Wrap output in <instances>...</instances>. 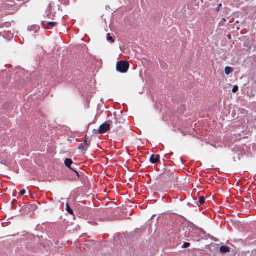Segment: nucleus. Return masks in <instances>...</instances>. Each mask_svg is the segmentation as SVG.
Here are the masks:
<instances>
[{
    "instance_id": "obj_1",
    "label": "nucleus",
    "mask_w": 256,
    "mask_h": 256,
    "mask_svg": "<svg viewBox=\"0 0 256 256\" xmlns=\"http://www.w3.org/2000/svg\"><path fill=\"white\" fill-rule=\"evenodd\" d=\"M129 63L126 60H120L117 62L116 70L120 73H126L129 68Z\"/></svg>"
},
{
    "instance_id": "obj_2",
    "label": "nucleus",
    "mask_w": 256,
    "mask_h": 256,
    "mask_svg": "<svg viewBox=\"0 0 256 256\" xmlns=\"http://www.w3.org/2000/svg\"><path fill=\"white\" fill-rule=\"evenodd\" d=\"M112 123L111 120H108L100 126L98 130V132L102 134L107 132L110 128V124Z\"/></svg>"
},
{
    "instance_id": "obj_3",
    "label": "nucleus",
    "mask_w": 256,
    "mask_h": 256,
    "mask_svg": "<svg viewBox=\"0 0 256 256\" xmlns=\"http://www.w3.org/2000/svg\"><path fill=\"white\" fill-rule=\"evenodd\" d=\"M160 156L159 154H152L150 157V160L152 164H157L160 162Z\"/></svg>"
},
{
    "instance_id": "obj_4",
    "label": "nucleus",
    "mask_w": 256,
    "mask_h": 256,
    "mask_svg": "<svg viewBox=\"0 0 256 256\" xmlns=\"http://www.w3.org/2000/svg\"><path fill=\"white\" fill-rule=\"evenodd\" d=\"M89 147L90 144H84V143H82L78 145V148L82 151H84L85 152Z\"/></svg>"
},
{
    "instance_id": "obj_5",
    "label": "nucleus",
    "mask_w": 256,
    "mask_h": 256,
    "mask_svg": "<svg viewBox=\"0 0 256 256\" xmlns=\"http://www.w3.org/2000/svg\"><path fill=\"white\" fill-rule=\"evenodd\" d=\"M64 164L68 168H71V166L73 164L76 166V164H74L72 160L70 158H66L64 160Z\"/></svg>"
},
{
    "instance_id": "obj_6",
    "label": "nucleus",
    "mask_w": 256,
    "mask_h": 256,
    "mask_svg": "<svg viewBox=\"0 0 256 256\" xmlns=\"http://www.w3.org/2000/svg\"><path fill=\"white\" fill-rule=\"evenodd\" d=\"M230 248L228 246H221L220 248V250L222 253H226L230 252Z\"/></svg>"
},
{
    "instance_id": "obj_7",
    "label": "nucleus",
    "mask_w": 256,
    "mask_h": 256,
    "mask_svg": "<svg viewBox=\"0 0 256 256\" xmlns=\"http://www.w3.org/2000/svg\"><path fill=\"white\" fill-rule=\"evenodd\" d=\"M234 70V69L232 68L226 66L225 68L224 72L226 74L228 75L232 73Z\"/></svg>"
},
{
    "instance_id": "obj_8",
    "label": "nucleus",
    "mask_w": 256,
    "mask_h": 256,
    "mask_svg": "<svg viewBox=\"0 0 256 256\" xmlns=\"http://www.w3.org/2000/svg\"><path fill=\"white\" fill-rule=\"evenodd\" d=\"M66 210L70 214L74 215V212L72 209L70 208L68 203H67L66 204Z\"/></svg>"
},
{
    "instance_id": "obj_9",
    "label": "nucleus",
    "mask_w": 256,
    "mask_h": 256,
    "mask_svg": "<svg viewBox=\"0 0 256 256\" xmlns=\"http://www.w3.org/2000/svg\"><path fill=\"white\" fill-rule=\"evenodd\" d=\"M205 202V198L204 196H201L199 198L198 204L200 205H202Z\"/></svg>"
},
{
    "instance_id": "obj_10",
    "label": "nucleus",
    "mask_w": 256,
    "mask_h": 256,
    "mask_svg": "<svg viewBox=\"0 0 256 256\" xmlns=\"http://www.w3.org/2000/svg\"><path fill=\"white\" fill-rule=\"evenodd\" d=\"M106 39L108 41L110 42L111 43L114 42V40L112 37L110 36V34H107Z\"/></svg>"
},
{
    "instance_id": "obj_11",
    "label": "nucleus",
    "mask_w": 256,
    "mask_h": 256,
    "mask_svg": "<svg viewBox=\"0 0 256 256\" xmlns=\"http://www.w3.org/2000/svg\"><path fill=\"white\" fill-rule=\"evenodd\" d=\"M74 165L73 164L71 166V168H69L71 170H72V171H74L76 174V176L78 178H79L80 176H79V174H78V171H76V168L74 167Z\"/></svg>"
},
{
    "instance_id": "obj_12",
    "label": "nucleus",
    "mask_w": 256,
    "mask_h": 256,
    "mask_svg": "<svg viewBox=\"0 0 256 256\" xmlns=\"http://www.w3.org/2000/svg\"><path fill=\"white\" fill-rule=\"evenodd\" d=\"M57 22H48V25L52 27L55 26L57 24Z\"/></svg>"
},
{
    "instance_id": "obj_13",
    "label": "nucleus",
    "mask_w": 256,
    "mask_h": 256,
    "mask_svg": "<svg viewBox=\"0 0 256 256\" xmlns=\"http://www.w3.org/2000/svg\"><path fill=\"white\" fill-rule=\"evenodd\" d=\"M238 90V86H235L233 87L232 91L233 92L235 93Z\"/></svg>"
},
{
    "instance_id": "obj_14",
    "label": "nucleus",
    "mask_w": 256,
    "mask_h": 256,
    "mask_svg": "<svg viewBox=\"0 0 256 256\" xmlns=\"http://www.w3.org/2000/svg\"><path fill=\"white\" fill-rule=\"evenodd\" d=\"M190 246V243L186 242L184 243V244L183 245V248H187Z\"/></svg>"
},
{
    "instance_id": "obj_15",
    "label": "nucleus",
    "mask_w": 256,
    "mask_h": 256,
    "mask_svg": "<svg viewBox=\"0 0 256 256\" xmlns=\"http://www.w3.org/2000/svg\"><path fill=\"white\" fill-rule=\"evenodd\" d=\"M26 190H22L20 191L19 194L20 196H23V195H24L26 194Z\"/></svg>"
},
{
    "instance_id": "obj_16",
    "label": "nucleus",
    "mask_w": 256,
    "mask_h": 256,
    "mask_svg": "<svg viewBox=\"0 0 256 256\" xmlns=\"http://www.w3.org/2000/svg\"><path fill=\"white\" fill-rule=\"evenodd\" d=\"M83 143L84 144H90V141H89V142L88 141V138L85 139V140H84V142Z\"/></svg>"
},
{
    "instance_id": "obj_17",
    "label": "nucleus",
    "mask_w": 256,
    "mask_h": 256,
    "mask_svg": "<svg viewBox=\"0 0 256 256\" xmlns=\"http://www.w3.org/2000/svg\"><path fill=\"white\" fill-rule=\"evenodd\" d=\"M222 4H220L218 5V6L216 8V11H218L220 10V8L222 7Z\"/></svg>"
},
{
    "instance_id": "obj_18",
    "label": "nucleus",
    "mask_w": 256,
    "mask_h": 256,
    "mask_svg": "<svg viewBox=\"0 0 256 256\" xmlns=\"http://www.w3.org/2000/svg\"><path fill=\"white\" fill-rule=\"evenodd\" d=\"M227 38L229 39V40H230L232 38V36H231V35L230 34H228L227 36Z\"/></svg>"
},
{
    "instance_id": "obj_19",
    "label": "nucleus",
    "mask_w": 256,
    "mask_h": 256,
    "mask_svg": "<svg viewBox=\"0 0 256 256\" xmlns=\"http://www.w3.org/2000/svg\"><path fill=\"white\" fill-rule=\"evenodd\" d=\"M222 21H224V22H226V20H225V18H222Z\"/></svg>"
}]
</instances>
